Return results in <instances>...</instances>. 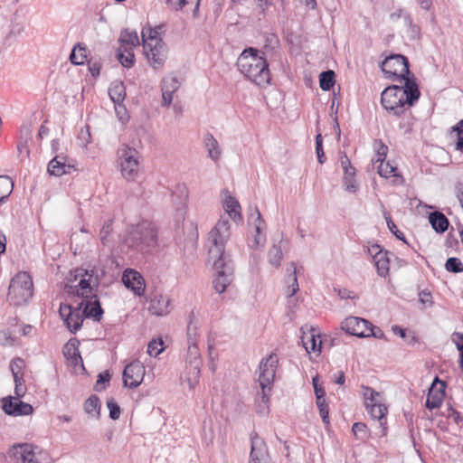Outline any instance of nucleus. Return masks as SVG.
Returning a JSON list of instances; mask_svg holds the SVG:
<instances>
[{
  "instance_id": "nucleus-1",
  "label": "nucleus",
  "mask_w": 463,
  "mask_h": 463,
  "mask_svg": "<svg viewBox=\"0 0 463 463\" xmlns=\"http://www.w3.org/2000/svg\"><path fill=\"white\" fill-rule=\"evenodd\" d=\"M230 237V222L220 220L209 232L208 240L213 243L209 255L214 258L213 268L216 278L213 284L217 293H222L233 279V262L231 256L225 252V243Z\"/></svg>"
},
{
  "instance_id": "nucleus-2",
  "label": "nucleus",
  "mask_w": 463,
  "mask_h": 463,
  "mask_svg": "<svg viewBox=\"0 0 463 463\" xmlns=\"http://www.w3.org/2000/svg\"><path fill=\"white\" fill-rule=\"evenodd\" d=\"M420 92L415 78L406 79L404 86L391 85L381 93V104L396 118L402 117L420 99Z\"/></svg>"
},
{
  "instance_id": "nucleus-3",
  "label": "nucleus",
  "mask_w": 463,
  "mask_h": 463,
  "mask_svg": "<svg viewBox=\"0 0 463 463\" xmlns=\"http://www.w3.org/2000/svg\"><path fill=\"white\" fill-rule=\"evenodd\" d=\"M236 64L238 70L256 85L265 87L270 82V71L265 54L262 52V55H259L256 48L244 49Z\"/></svg>"
},
{
  "instance_id": "nucleus-4",
  "label": "nucleus",
  "mask_w": 463,
  "mask_h": 463,
  "mask_svg": "<svg viewBox=\"0 0 463 463\" xmlns=\"http://www.w3.org/2000/svg\"><path fill=\"white\" fill-rule=\"evenodd\" d=\"M128 247L148 252L157 245V232L153 224L143 222L129 232L126 239Z\"/></svg>"
},
{
  "instance_id": "nucleus-5",
  "label": "nucleus",
  "mask_w": 463,
  "mask_h": 463,
  "mask_svg": "<svg viewBox=\"0 0 463 463\" xmlns=\"http://www.w3.org/2000/svg\"><path fill=\"white\" fill-rule=\"evenodd\" d=\"M33 292V280L27 272H19L10 282L8 288V299L14 306H21L32 298Z\"/></svg>"
},
{
  "instance_id": "nucleus-6",
  "label": "nucleus",
  "mask_w": 463,
  "mask_h": 463,
  "mask_svg": "<svg viewBox=\"0 0 463 463\" xmlns=\"http://www.w3.org/2000/svg\"><path fill=\"white\" fill-rule=\"evenodd\" d=\"M104 275V270L99 274L95 267L87 269L80 268L75 270V279L80 278L79 284L75 287V293L78 297L92 298L94 288H98L99 281Z\"/></svg>"
},
{
  "instance_id": "nucleus-7",
  "label": "nucleus",
  "mask_w": 463,
  "mask_h": 463,
  "mask_svg": "<svg viewBox=\"0 0 463 463\" xmlns=\"http://www.w3.org/2000/svg\"><path fill=\"white\" fill-rule=\"evenodd\" d=\"M279 365V359L275 354H270L268 357L262 358L259 365V383L261 388L262 402L268 403L269 401V392L271 385L275 380L276 371Z\"/></svg>"
},
{
  "instance_id": "nucleus-8",
  "label": "nucleus",
  "mask_w": 463,
  "mask_h": 463,
  "mask_svg": "<svg viewBox=\"0 0 463 463\" xmlns=\"http://www.w3.org/2000/svg\"><path fill=\"white\" fill-rule=\"evenodd\" d=\"M381 69L386 78L390 80H406V79H411L409 77L411 73L409 60L402 54H391L386 57L381 63Z\"/></svg>"
},
{
  "instance_id": "nucleus-9",
  "label": "nucleus",
  "mask_w": 463,
  "mask_h": 463,
  "mask_svg": "<svg viewBox=\"0 0 463 463\" xmlns=\"http://www.w3.org/2000/svg\"><path fill=\"white\" fill-rule=\"evenodd\" d=\"M146 34L142 32L144 53L150 65L154 69L161 68L166 60V45L163 41H156V43L147 42Z\"/></svg>"
},
{
  "instance_id": "nucleus-10",
  "label": "nucleus",
  "mask_w": 463,
  "mask_h": 463,
  "mask_svg": "<svg viewBox=\"0 0 463 463\" xmlns=\"http://www.w3.org/2000/svg\"><path fill=\"white\" fill-rule=\"evenodd\" d=\"M59 314L71 334H76L81 328L84 317L79 305L73 307L70 304L61 303Z\"/></svg>"
},
{
  "instance_id": "nucleus-11",
  "label": "nucleus",
  "mask_w": 463,
  "mask_h": 463,
  "mask_svg": "<svg viewBox=\"0 0 463 463\" xmlns=\"http://www.w3.org/2000/svg\"><path fill=\"white\" fill-rule=\"evenodd\" d=\"M137 151L135 148L126 146L120 155V171L127 180H134L138 173Z\"/></svg>"
},
{
  "instance_id": "nucleus-12",
  "label": "nucleus",
  "mask_w": 463,
  "mask_h": 463,
  "mask_svg": "<svg viewBox=\"0 0 463 463\" xmlns=\"http://www.w3.org/2000/svg\"><path fill=\"white\" fill-rule=\"evenodd\" d=\"M145 367L139 361H133L123 371V384L131 389L137 388L144 378Z\"/></svg>"
},
{
  "instance_id": "nucleus-13",
  "label": "nucleus",
  "mask_w": 463,
  "mask_h": 463,
  "mask_svg": "<svg viewBox=\"0 0 463 463\" xmlns=\"http://www.w3.org/2000/svg\"><path fill=\"white\" fill-rule=\"evenodd\" d=\"M372 323L357 317H350L345 318L342 324L341 328L351 335L360 338L368 337L369 327Z\"/></svg>"
},
{
  "instance_id": "nucleus-14",
  "label": "nucleus",
  "mask_w": 463,
  "mask_h": 463,
  "mask_svg": "<svg viewBox=\"0 0 463 463\" xmlns=\"http://www.w3.org/2000/svg\"><path fill=\"white\" fill-rule=\"evenodd\" d=\"M2 409L10 416H27L33 412V407L21 399H14L12 396L2 399Z\"/></svg>"
},
{
  "instance_id": "nucleus-15",
  "label": "nucleus",
  "mask_w": 463,
  "mask_h": 463,
  "mask_svg": "<svg viewBox=\"0 0 463 463\" xmlns=\"http://www.w3.org/2000/svg\"><path fill=\"white\" fill-rule=\"evenodd\" d=\"M250 441L251 449L249 463H270L266 444L256 431L251 432Z\"/></svg>"
},
{
  "instance_id": "nucleus-16",
  "label": "nucleus",
  "mask_w": 463,
  "mask_h": 463,
  "mask_svg": "<svg viewBox=\"0 0 463 463\" xmlns=\"http://www.w3.org/2000/svg\"><path fill=\"white\" fill-rule=\"evenodd\" d=\"M445 389L446 383L436 376L429 389L425 403L426 408L433 410L440 407L445 396Z\"/></svg>"
},
{
  "instance_id": "nucleus-17",
  "label": "nucleus",
  "mask_w": 463,
  "mask_h": 463,
  "mask_svg": "<svg viewBox=\"0 0 463 463\" xmlns=\"http://www.w3.org/2000/svg\"><path fill=\"white\" fill-rule=\"evenodd\" d=\"M8 455L16 463H38L35 458L33 447L29 443L14 444L9 449Z\"/></svg>"
},
{
  "instance_id": "nucleus-18",
  "label": "nucleus",
  "mask_w": 463,
  "mask_h": 463,
  "mask_svg": "<svg viewBox=\"0 0 463 463\" xmlns=\"http://www.w3.org/2000/svg\"><path fill=\"white\" fill-rule=\"evenodd\" d=\"M122 282L135 295L141 297L145 293L146 284L142 275L131 269H127L122 276Z\"/></svg>"
},
{
  "instance_id": "nucleus-19",
  "label": "nucleus",
  "mask_w": 463,
  "mask_h": 463,
  "mask_svg": "<svg viewBox=\"0 0 463 463\" xmlns=\"http://www.w3.org/2000/svg\"><path fill=\"white\" fill-rule=\"evenodd\" d=\"M83 317L92 318L96 322H99L103 316V308L97 295H93L92 298H84L79 303Z\"/></svg>"
},
{
  "instance_id": "nucleus-20",
  "label": "nucleus",
  "mask_w": 463,
  "mask_h": 463,
  "mask_svg": "<svg viewBox=\"0 0 463 463\" xmlns=\"http://www.w3.org/2000/svg\"><path fill=\"white\" fill-rule=\"evenodd\" d=\"M75 170L73 165L67 162V157L63 156H54L48 164L47 171L49 175L54 176H61L70 175Z\"/></svg>"
},
{
  "instance_id": "nucleus-21",
  "label": "nucleus",
  "mask_w": 463,
  "mask_h": 463,
  "mask_svg": "<svg viewBox=\"0 0 463 463\" xmlns=\"http://www.w3.org/2000/svg\"><path fill=\"white\" fill-rule=\"evenodd\" d=\"M366 410L373 419L378 420L382 427V434L386 435L385 415L387 413V407L380 402L377 403H365Z\"/></svg>"
},
{
  "instance_id": "nucleus-22",
  "label": "nucleus",
  "mask_w": 463,
  "mask_h": 463,
  "mask_svg": "<svg viewBox=\"0 0 463 463\" xmlns=\"http://www.w3.org/2000/svg\"><path fill=\"white\" fill-rule=\"evenodd\" d=\"M170 299L166 296L155 294L150 299L149 311L156 316H163L169 312Z\"/></svg>"
},
{
  "instance_id": "nucleus-23",
  "label": "nucleus",
  "mask_w": 463,
  "mask_h": 463,
  "mask_svg": "<svg viewBox=\"0 0 463 463\" xmlns=\"http://www.w3.org/2000/svg\"><path fill=\"white\" fill-rule=\"evenodd\" d=\"M79 345L80 341L76 337H72L64 345L62 348V353L65 358L71 360V364L74 365H76L79 362L82 363Z\"/></svg>"
},
{
  "instance_id": "nucleus-24",
  "label": "nucleus",
  "mask_w": 463,
  "mask_h": 463,
  "mask_svg": "<svg viewBox=\"0 0 463 463\" xmlns=\"http://www.w3.org/2000/svg\"><path fill=\"white\" fill-rule=\"evenodd\" d=\"M302 342L307 353L321 352L322 341L320 334L317 329L311 327L310 334L308 335L302 336Z\"/></svg>"
},
{
  "instance_id": "nucleus-25",
  "label": "nucleus",
  "mask_w": 463,
  "mask_h": 463,
  "mask_svg": "<svg viewBox=\"0 0 463 463\" xmlns=\"http://www.w3.org/2000/svg\"><path fill=\"white\" fill-rule=\"evenodd\" d=\"M429 222L437 233L445 232L449 226V221L444 213L435 211L430 213Z\"/></svg>"
},
{
  "instance_id": "nucleus-26",
  "label": "nucleus",
  "mask_w": 463,
  "mask_h": 463,
  "mask_svg": "<svg viewBox=\"0 0 463 463\" xmlns=\"http://www.w3.org/2000/svg\"><path fill=\"white\" fill-rule=\"evenodd\" d=\"M109 95L115 105H118L119 109H123L125 110V107L122 105V102L126 98V88L122 81L117 80L112 82L109 89Z\"/></svg>"
},
{
  "instance_id": "nucleus-27",
  "label": "nucleus",
  "mask_w": 463,
  "mask_h": 463,
  "mask_svg": "<svg viewBox=\"0 0 463 463\" xmlns=\"http://www.w3.org/2000/svg\"><path fill=\"white\" fill-rule=\"evenodd\" d=\"M388 253L389 252L387 250H378L373 255L377 274L383 278H385L386 276L389 275L390 260L388 257Z\"/></svg>"
},
{
  "instance_id": "nucleus-28",
  "label": "nucleus",
  "mask_w": 463,
  "mask_h": 463,
  "mask_svg": "<svg viewBox=\"0 0 463 463\" xmlns=\"http://www.w3.org/2000/svg\"><path fill=\"white\" fill-rule=\"evenodd\" d=\"M118 43L121 45L120 48L133 49L139 45V39L137 31L130 30L128 28L123 29L120 32Z\"/></svg>"
},
{
  "instance_id": "nucleus-29",
  "label": "nucleus",
  "mask_w": 463,
  "mask_h": 463,
  "mask_svg": "<svg viewBox=\"0 0 463 463\" xmlns=\"http://www.w3.org/2000/svg\"><path fill=\"white\" fill-rule=\"evenodd\" d=\"M204 146L207 149L208 156L214 162H217L222 154L217 139L211 133L204 137Z\"/></svg>"
},
{
  "instance_id": "nucleus-30",
  "label": "nucleus",
  "mask_w": 463,
  "mask_h": 463,
  "mask_svg": "<svg viewBox=\"0 0 463 463\" xmlns=\"http://www.w3.org/2000/svg\"><path fill=\"white\" fill-rule=\"evenodd\" d=\"M201 360L190 361L189 368L186 373V379L190 389H194L199 383L200 373H201Z\"/></svg>"
},
{
  "instance_id": "nucleus-31",
  "label": "nucleus",
  "mask_w": 463,
  "mask_h": 463,
  "mask_svg": "<svg viewBox=\"0 0 463 463\" xmlns=\"http://www.w3.org/2000/svg\"><path fill=\"white\" fill-rule=\"evenodd\" d=\"M249 222L252 223L255 227L256 235L254 237V244L258 246L260 244V233L263 228L265 227L264 221L261 217L260 212L258 207H255L254 213L250 214L249 217Z\"/></svg>"
},
{
  "instance_id": "nucleus-32",
  "label": "nucleus",
  "mask_w": 463,
  "mask_h": 463,
  "mask_svg": "<svg viewBox=\"0 0 463 463\" xmlns=\"http://www.w3.org/2000/svg\"><path fill=\"white\" fill-rule=\"evenodd\" d=\"M380 165L378 166V174L384 178H388L391 175L395 177V182L397 184L403 183V177L397 173V167L391 165L389 162L379 161Z\"/></svg>"
},
{
  "instance_id": "nucleus-33",
  "label": "nucleus",
  "mask_w": 463,
  "mask_h": 463,
  "mask_svg": "<svg viewBox=\"0 0 463 463\" xmlns=\"http://www.w3.org/2000/svg\"><path fill=\"white\" fill-rule=\"evenodd\" d=\"M287 271L288 272V279H287V283H288L287 294H288V297H292L298 290L296 264L294 262H290L288 264Z\"/></svg>"
},
{
  "instance_id": "nucleus-34",
  "label": "nucleus",
  "mask_w": 463,
  "mask_h": 463,
  "mask_svg": "<svg viewBox=\"0 0 463 463\" xmlns=\"http://www.w3.org/2000/svg\"><path fill=\"white\" fill-rule=\"evenodd\" d=\"M100 408L99 398L95 394L90 395L84 403L85 412L97 420L100 415Z\"/></svg>"
},
{
  "instance_id": "nucleus-35",
  "label": "nucleus",
  "mask_w": 463,
  "mask_h": 463,
  "mask_svg": "<svg viewBox=\"0 0 463 463\" xmlns=\"http://www.w3.org/2000/svg\"><path fill=\"white\" fill-rule=\"evenodd\" d=\"M283 242L282 234H280L279 244L274 243L269 250V262L270 265L278 268L280 265L283 253L281 243Z\"/></svg>"
},
{
  "instance_id": "nucleus-36",
  "label": "nucleus",
  "mask_w": 463,
  "mask_h": 463,
  "mask_svg": "<svg viewBox=\"0 0 463 463\" xmlns=\"http://www.w3.org/2000/svg\"><path fill=\"white\" fill-rule=\"evenodd\" d=\"M14 183L7 175H0V205L7 201L13 192Z\"/></svg>"
},
{
  "instance_id": "nucleus-37",
  "label": "nucleus",
  "mask_w": 463,
  "mask_h": 463,
  "mask_svg": "<svg viewBox=\"0 0 463 463\" xmlns=\"http://www.w3.org/2000/svg\"><path fill=\"white\" fill-rule=\"evenodd\" d=\"M87 59V48L80 43H77L71 50L70 61L74 65H81Z\"/></svg>"
},
{
  "instance_id": "nucleus-38",
  "label": "nucleus",
  "mask_w": 463,
  "mask_h": 463,
  "mask_svg": "<svg viewBox=\"0 0 463 463\" xmlns=\"http://www.w3.org/2000/svg\"><path fill=\"white\" fill-rule=\"evenodd\" d=\"M117 57L123 67L131 68L135 64V54L133 49L119 48Z\"/></svg>"
},
{
  "instance_id": "nucleus-39",
  "label": "nucleus",
  "mask_w": 463,
  "mask_h": 463,
  "mask_svg": "<svg viewBox=\"0 0 463 463\" xmlns=\"http://www.w3.org/2000/svg\"><path fill=\"white\" fill-rule=\"evenodd\" d=\"M343 184L345 190L349 193H355L358 190V184L355 180V168L345 169L344 172Z\"/></svg>"
},
{
  "instance_id": "nucleus-40",
  "label": "nucleus",
  "mask_w": 463,
  "mask_h": 463,
  "mask_svg": "<svg viewBox=\"0 0 463 463\" xmlns=\"http://www.w3.org/2000/svg\"><path fill=\"white\" fill-rule=\"evenodd\" d=\"M335 82V74L332 70L322 71L319 75V85L323 90H330Z\"/></svg>"
},
{
  "instance_id": "nucleus-41",
  "label": "nucleus",
  "mask_w": 463,
  "mask_h": 463,
  "mask_svg": "<svg viewBox=\"0 0 463 463\" xmlns=\"http://www.w3.org/2000/svg\"><path fill=\"white\" fill-rule=\"evenodd\" d=\"M382 212H383V215L386 221V223H387V226H388V229L390 230V232L400 241H402V242L408 244L407 241H406V238L404 236V234L398 230L396 224L393 222V221L392 220V217L390 215V213L385 210L384 206L382 205Z\"/></svg>"
},
{
  "instance_id": "nucleus-42",
  "label": "nucleus",
  "mask_w": 463,
  "mask_h": 463,
  "mask_svg": "<svg viewBox=\"0 0 463 463\" xmlns=\"http://www.w3.org/2000/svg\"><path fill=\"white\" fill-rule=\"evenodd\" d=\"M224 207H225L226 212L229 213V215L233 220H236L237 218L238 219L241 218L240 212L237 210V209H240L241 206H240L239 202L236 200V198H234L232 196H228L225 199Z\"/></svg>"
},
{
  "instance_id": "nucleus-43",
  "label": "nucleus",
  "mask_w": 463,
  "mask_h": 463,
  "mask_svg": "<svg viewBox=\"0 0 463 463\" xmlns=\"http://www.w3.org/2000/svg\"><path fill=\"white\" fill-rule=\"evenodd\" d=\"M352 432L356 439L365 441L370 437V430L365 423L355 422L353 424Z\"/></svg>"
},
{
  "instance_id": "nucleus-44",
  "label": "nucleus",
  "mask_w": 463,
  "mask_h": 463,
  "mask_svg": "<svg viewBox=\"0 0 463 463\" xmlns=\"http://www.w3.org/2000/svg\"><path fill=\"white\" fill-rule=\"evenodd\" d=\"M445 269L449 272L460 273L463 272V264L458 258L450 257L446 260Z\"/></svg>"
},
{
  "instance_id": "nucleus-45",
  "label": "nucleus",
  "mask_w": 463,
  "mask_h": 463,
  "mask_svg": "<svg viewBox=\"0 0 463 463\" xmlns=\"http://www.w3.org/2000/svg\"><path fill=\"white\" fill-rule=\"evenodd\" d=\"M180 87V83L176 77H166L162 80L161 90H167L175 93Z\"/></svg>"
},
{
  "instance_id": "nucleus-46",
  "label": "nucleus",
  "mask_w": 463,
  "mask_h": 463,
  "mask_svg": "<svg viewBox=\"0 0 463 463\" xmlns=\"http://www.w3.org/2000/svg\"><path fill=\"white\" fill-rule=\"evenodd\" d=\"M451 129V134L455 133L457 137L456 150L463 152V119L452 127Z\"/></svg>"
},
{
  "instance_id": "nucleus-47",
  "label": "nucleus",
  "mask_w": 463,
  "mask_h": 463,
  "mask_svg": "<svg viewBox=\"0 0 463 463\" xmlns=\"http://www.w3.org/2000/svg\"><path fill=\"white\" fill-rule=\"evenodd\" d=\"M373 148L375 149L378 161H385L388 153V146L381 140L375 139L373 142Z\"/></svg>"
},
{
  "instance_id": "nucleus-48",
  "label": "nucleus",
  "mask_w": 463,
  "mask_h": 463,
  "mask_svg": "<svg viewBox=\"0 0 463 463\" xmlns=\"http://www.w3.org/2000/svg\"><path fill=\"white\" fill-rule=\"evenodd\" d=\"M163 345L164 342L161 338L150 341L147 345V353L149 355L156 357L164 350Z\"/></svg>"
},
{
  "instance_id": "nucleus-49",
  "label": "nucleus",
  "mask_w": 463,
  "mask_h": 463,
  "mask_svg": "<svg viewBox=\"0 0 463 463\" xmlns=\"http://www.w3.org/2000/svg\"><path fill=\"white\" fill-rule=\"evenodd\" d=\"M317 406L319 410L320 416L322 418V421L325 425L328 426L330 424L329 420V413L327 405L326 403L325 397H321L319 400H317Z\"/></svg>"
},
{
  "instance_id": "nucleus-50",
  "label": "nucleus",
  "mask_w": 463,
  "mask_h": 463,
  "mask_svg": "<svg viewBox=\"0 0 463 463\" xmlns=\"http://www.w3.org/2000/svg\"><path fill=\"white\" fill-rule=\"evenodd\" d=\"M107 407L109 411V418L113 420H118L121 410L118 402L113 398L107 401Z\"/></svg>"
},
{
  "instance_id": "nucleus-51",
  "label": "nucleus",
  "mask_w": 463,
  "mask_h": 463,
  "mask_svg": "<svg viewBox=\"0 0 463 463\" xmlns=\"http://www.w3.org/2000/svg\"><path fill=\"white\" fill-rule=\"evenodd\" d=\"M30 136V131L26 130L25 137H21L18 144H17V152L18 156H22L24 154V156H29L30 151L28 149V138Z\"/></svg>"
},
{
  "instance_id": "nucleus-52",
  "label": "nucleus",
  "mask_w": 463,
  "mask_h": 463,
  "mask_svg": "<svg viewBox=\"0 0 463 463\" xmlns=\"http://www.w3.org/2000/svg\"><path fill=\"white\" fill-rule=\"evenodd\" d=\"M316 153L318 162L324 164L326 156L323 149V137L321 133H317L316 136Z\"/></svg>"
},
{
  "instance_id": "nucleus-53",
  "label": "nucleus",
  "mask_w": 463,
  "mask_h": 463,
  "mask_svg": "<svg viewBox=\"0 0 463 463\" xmlns=\"http://www.w3.org/2000/svg\"><path fill=\"white\" fill-rule=\"evenodd\" d=\"M24 367V361L20 357L12 359L10 363V369L13 375L24 374L23 368Z\"/></svg>"
},
{
  "instance_id": "nucleus-54",
  "label": "nucleus",
  "mask_w": 463,
  "mask_h": 463,
  "mask_svg": "<svg viewBox=\"0 0 463 463\" xmlns=\"http://www.w3.org/2000/svg\"><path fill=\"white\" fill-rule=\"evenodd\" d=\"M111 232H112V220L109 219L104 222V224L99 232L100 241L104 245L106 244L107 239H108L109 235L111 233Z\"/></svg>"
},
{
  "instance_id": "nucleus-55",
  "label": "nucleus",
  "mask_w": 463,
  "mask_h": 463,
  "mask_svg": "<svg viewBox=\"0 0 463 463\" xmlns=\"http://www.w3.org/2000/svg\"><path fill=\"white\" fill-rule=\"evenodd\" d=\"M419 302L424 306L431 307L433 305L432 295L430 290L423 289L419 292Z\"/></svg>"
},
{
  "instance_id": "nucleus-56",
  "label": "nucleus",
  "mask_w": 463,
  "mask_h": 463,
  "mask_svg": "<svg viewBox=\"0 0 463 463\" xmlns=\"http://www.w3.org/2000/svg\"><path fill=\"white\" fill-rule=\"evenodd\" d=\"M364 399H365V403L366 402H369V403H377L378 401H377V397L380 396V393L377 392L376 391H374L373 388L371 387H364Z\"/></svg>"
},
{
  "instance_id": "nucleus-57",
  "label": "nucleus",
  "mask_w": 463,
  "mask_h": 463,
  "mask_svg": "<svg viewBox=\"0 0 463 463\" xmlns=\"http://www.w3.org/2000/svg\"><path fill=\"white\" fill-rule=\"evenodd\" d=\"M188 357L190 361L201 360L196 342L188 343Z\"/></svg>"
},
{
  "instance_id": "nucleus-58",
  "label": "nucleus",
  "mask_w": 463,
  "mask_h": 463,
  "mask_svg": "<svg viewBox=\"0 0 463 463\" xmlns=\"http://www.w3.org/2000/svg\"><path fill=\"white\" fill-rule=\"evenodd\" d=\"M197 239H198L197 228L193 222H191L190 223V232L187 235L186 240H187L188 243H190L191 246L194 248L196 244Z\"/></svg>"
},
{
  "instance_id": "nucleus-59",
  "label": "nucleus",
  "mask_w": 463,
  "mask_h": 463,
  "mask_svg": "<svg viewBox=\"0 0 463 463\" xmlns=\"http://www.w3.org/2000/svg\"><path fill=\"white\" fill-rule=\"evenodd\" d=\"M192 317H194V313L192 312L191 315H190V322L187 326V342L188 343H192V342H196V338H195V335H196V326H193V321H192Z\"/></svg>"
},
{
  "instance_id": "nucleus-60",
  "label": "nucleus",
  "mask_w": 463,
  "mask_h": 463,
  "mask_svg": "<svg viewBox=\"0 0 463 463\" xmlns=\"http://www.w3.org/2000/svg\"><path fill=\"white\" fill-rule=\"evenodd\" d=\"M186 0H166L165 4L171 10L179 11L182 10L185 5Z\"/></svg>"
},
{
  "instance_id": "nucleus-61",
  "label": "nucleus",
  "mask_w": 463,
  "mask_h": 463,
  "mask_svg": "<svg viewBox=\"0 0 463 463\" xmlns=\"http://www.w3.org/2000/svg\"><path fill=\"white\" fill-rule=\"evenodd\" d=\"M165 27L164 24H161L154 29H149V34L147 36L149 43H156V41H163L161 38H158L157 35L159 32Z\"/></svg>"
},
{
  "instance_id": "nucleus-62",
  "label": "nucleus",
  "mask_w": 463,
  "mask_h": 463,
  "mask_svg": "<svg viewBox=\"0 0 463 463\" xmlns=\"http://www.w3.org/2000/svg\"><path fill=\"white\" fill-rule=\"evenodd\" d=\"M312 382L317 400H319L321 397H325L326 392L324 388L318 384V377H314Z\"/></svg>"
},
{
  "instance_id": "nucleus-63",
  "label": "nucleus",
  "mask_w": 463,
  "mask_h": 463,
  "mask_svg": "<svg viewBox=\"0 0 463 463\" xmlns=\"http://www.w3.org/2000/svg\"><path fill=\"white\" fill-rule=\"evenodd\" d=\"M89 71L92 77L97 78L100 73L101 63L99 61H88Z\"/></svg>"
},
{
  "instance_id": "nucleus-64",
  "label": "nucleus",
  "mask_w": 463,
  "mask_h": 463,
  "mask_svg": "<svg viewBox=\"0 0 463 463\" xmlns=\"http://www.w3.org/2000/svg\"><path fill=\"white\" fill-rule=\"evenodd\" d=\"M367 335H368V337L373 336L375 338L387 340L383 331L382 329H380L379 327H374L373 325L370 326L369 332Z\"/></svg>"
}]
</instances>
